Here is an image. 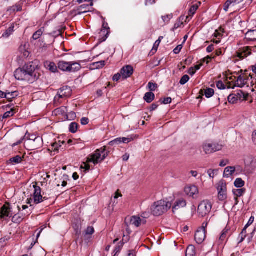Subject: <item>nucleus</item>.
I'll return each mask as SVG.
<instances>
[{"mask_svg":"<svg viewBox=\"0 0 256 256\" xmlns=\"http://www.w3.org/2000/svg\"><path fill=\"white\" fill-rule=\"evenodd\" d=\"M36 66L30 62L24 65L22 68H17L14 72L15 78L21 81L32 83L40 77V74L36 72Z\"/></svg>","mask_w":256,"mask_h":256,"instance_id":"nucleus-1","label":"nucleus"},{"mask_svg":"<svg viewBox=\"0 0 256 256\" xmlns=\"http://www.w3.org/2000/svg\"><path fill=\"white\" fill-rule=\"evenodd\" d=\"M172 206L170 202L164 200H158L151 206V212L154 216H160L170 209Z\"/></svg>","mask_w":256,"mask_h":256,"instance_id":"nucleus-2","label":"nucleus"},{"mask_svg":"<svg viewBox=\"0 0 256 256\" xmlns=\"http://www.w3.org/2000/svg\"><path fill=\"white\" fill-rule=\"evenodd\" d=\"M108 153V152H106V146L101 148L88 158L86 162H92L94 164H98L106 158Z\"/></svg>","mask_w":256,"mask_h":256,"instance_id":"nucleus-3","label":"nucleus"},{"mask_svg":"<svg viewBox=\"0 0 256 256\" xmlns=\"http://www.w3.org/2000/svg\"><path fill=\"white\" fill-rule=\"evenodd\" d=\"M33 188L34 189L33 198H30L28 200V204H30L31 202L33 201L34 204H38L42 202L46 198H43L41 194V188L39 186H38L36 182L33 184Z\"/></svg>","mask_w":256,"mask_h":256,"instance_id":"nucleus-4","label":"nucleus"},{"mask_svg":"<svg viewBox=\"0 0 256 256\" xmlns=\"http://www.w3.org/2000/svg\"><path fill=\"white\" fill-rule=\"evenodd\" d=\"M212 208L211 202L208 200H204L199 204L198 212L200 216L204 217L210 212Z\"/></svg>","mask_w":256,"mask_h":256,"instance_id":"nucleus-5","label":"nucleus"},{"mask_svg":"<svg viewBox=\"0 0 256 256\" xmlns=\"http://www.w3.org/2000/svg\"><path fill=\"white\" fill-rule=\"evenodd\" d=\"M216 188L218 192V199L220 201L225 200L227 198V187L224 180L220 181Z\"/></svg>","mask_w":256,"mask_h":256,"instance_id":"nucleus-6","label":"nucleus"},{"mask_svg":"<svg viewBox=\"0 0 256 256\" xmlns=\"http://www.w3.org/2000/svg\"><path fill=\"white\" fill-rule=\"evenodd\" d=\"M252 77L250 75L248 76L246 75H240L238 78L237 80L235 82L234 86H231L230 83H229V85L228 86V88H234V87H238L242 88L244 86L246 85L249 81H251Z\"/></svg>","mask_w":256,"mask_h":256,"instance_id":"nucleus-7","label":"nucleus"},{"mask_svg":"<svg viewBox=\"0 0 256 256\" xmlns=\"http://www.w3.org/2000/svg\"><path fill=\"white\" fill-rule=\"evenodd\" d=\"M223 146L218 143H204L202 148L206 154H210L222 150Z\"/></svg>","mask_w":256,"mask_h":256,"instance_id":"nucleus-8","label":"nucleus"},{"mask_svg":"<svg viewBox=\"0 0 256 256\" xmlns=\"http://www.w3.org/2000/svg\"><path fill=\"white\" fill-rule=\"evenodd\" d=\"M252 54L251 50L250 47L246 46L240 48L236 52L235 56V61L242 60L247 58Z\"/></svg>","mask_w":256,"mask_h":256,"instance_id":"nucleus-9","label":"nucleus"},{"mask_svg":"<svg viewBox=\"0 0 256 256\" xmlns=\"http://www.w3.org/2000/svg\"><path fill=\"white\" fill-rule=\"evenodd\" d=\"M186 194L194 199H197L198 198L199 191L198 188L194 185L188 186L184 190Z\"/></svg>","mask_w":256,"mask_h":256,"instance_id":"nucleus-10","label":"nucleus"},{"mask_svg":"<svg viewBox=\"0 0 256 256\" xmlns=\"http://www.w3.org/2000/svg\"><path fill=\"white\" fill-rule=\"evenodd\" d=\"M126 224L128 225H133L136 227H138L142 224H146V220L141 219L139 216H132L130 218H126L125 220Z\"/></svg>","mask_w":256,"mask_h":256,"instance_id":"nucleus-11","label":"nucleus"},{"mask_svg":"<svg viewBox=\"0 0 256 256\" xmlns=\"http://www.w3.org/2000/svg\"><path fill=\"white\" fill-rule=\"evenodd\" d=\"M12 214L10 205L8 203H6L0 208V218L6 219L7 218L12 216Z\"/></svg>","mask_w":256,"mask_h":256,"instance_id":"nucleus-12","label":"nucleus"},{"mask_svg":"<svg viewBox=\"0 0 256 256\" xmlns=\"http://www.w3.org/2000/svg\"><path fill=\"white\" fill-rule=\"evenodd\" d=\"M29 144L32 150L38 149L42 146V139L40 136L36 137L34 139H30Z\"/></svg>","mask_w":256,"mask_h":256,"instance_id":"nucleus-13","label":"nucleus"},{"mask_svg":"<svg viewBox=\"0 0 256 256\" xmlns=\"http://www.w3.org/2000/svg\"><path fill=\"white\" fill-rule=\"evenodd\" d=\"M72 92V90L70 86H64L60 89L58 96L59 98H68L71 96Z\"/></svg>","mask_w":256,"mask_h":256,"instance_id":"nucleus-14","label":"nucleus"},{"mask_svg":"<svg viewBox=\"0 0 256 256\" xmlns=\"http://www.w3.org/2000/svg\"><path fill=\"white\" fill-rule=\"evenodd\" d=\"M134 73V68L130 65L124 66L120 70V74L124 79L130 78Z\"/></svg>","mask_w":256,"mask_h":256,"instance_id":"nucleus-15","label":"nucleus"},{"mask_svg":"<svg viewBox=\"0 0 256 256\" xmlns=\"http://www.w3.org/2000/svg\"><path fill=\"white\" fill-rule=\"evenodd\" d=\"M186 206V201L183 198L177 199L174 203L172 208V212L174 213L176 210L181 208H184Z\"/></svg>","mask_w":256,"mask_h":256,"instance_id":"nucleus-16","label":"nucleus"},{"mask_svg":"<svg viewBox=\"0 0 256 256\" xmlns=\"http://www.w3.org/2000/svg\"><path fill=\"white\" fill-rule=\"evenodd\" d=\"M30 214L31 211L30 210L24 214L21 213L16 214L12 216V220L14 223L20 224L26 216H28Z\"/></svg>","mask_w":256,"mask_h":256,"instance_id":"nucleus-17","label":"nucleus"},{"mask_svg":"<svg viewBox=\"0 0 256 256\" xmlns=\"http://www.w3.org/2000/svg\"><path fill=\"white\" fill-rule=\"evenodd\" d=\"M206 237V232L204 230H198L195 234L194 238L197 244H201L204 240Z\"/></svg>","mask_w":256,"mask_h":256,"instance_id":"nucleus-18","label":"nucleus"},{"mask_svg":"<svg viewBox=\"0 0 256 256\" xmlns=\"http://www.w3.org/2000/svg\"><path fill=\"white\" fill-rule=\"evenodd\" d=\"M68 66V70L67 71L68 72H75L80 70L82 68L80 64L76 62H69Z\"/></svg>","mask_w":256,"mask_h":256,"instance_id":"nucleus-19","label":"nucleus"},{"mask_svg":"<svg viewBox=\"0 0 256 256\" xmlns=\"http://www.w3.org/2000/svg\"><path fill=\"white\" fill-rule=\"evenodd\" d=\"M110 34V28L106 22H104L102 24V28L100 32V36L104 35V36L102 38L101 42H104L108 38Z\"/></svg>","mask_w":256,"mask_h":256,"instance_id":"nucleus-20","label":"nucleus"},{"mask_svg":"<svg viewBox=\"0 0 256 256\" xmlns=\"http://www.w3.org/2000/svg\"><path fill=\"white\" fill-rule=\"evenodd\" d=\"M244 1V0H228L224 4V10L227 12L230 6H234Z\"/></svg>","mask_w":256,"mask_h":256,"instance_id":"nucleus-21","label":"nucleus"},{"mask_svg":"<svg viewBox=\"0 0 256 256\" xmlns=\"http://www.w3.org/2000/svg\"><path fill=\"white\" fill-rule=\"evenodd\" d=\"M22 6L23 3L22 2H19L15 5L9 8L8 11L10 12V14L20 12L22 10Z\"/></svg>","mask_w":256,"mask_h":256,"instance_id":"nucleus-22","label":"nucleus"},{"mask_svg":"<svg viewBox=\"0 0 256 256\" xmlns=\"http://www.w3.org/2000/svg\"><path fill=\"white\" fill-rule=\"evenodd\" d=\"M245 38L248 41L256 40V30H248L245 34Z\"/></svg>","mask_w":256,"mask_h":256,"instance_id":"nucleus-23","label":"nucleus"},{"mask_svg":"<svg viewBox=\"0 0 256 256\" xmlns=\"http://www.w3.org/2000/svg\"><path fill=\"white\" fill-rule=\"evenodd\" d=\"M236 96L238 97V100L243 101L246 100H248L249 96V94L240 90L236 94Z\"/></svg>","mask_w":256,"mask_h":256,"instance_id":"nucleus-24","label":"nucleus"},{"mask_svg":"<svg viewBox=\"0 0 256 256\" xmlns=\"http://www.w3.org/2000/svg\"><path fill=\"white\" fill-rule=\"evenodd\" d=\"M69 62H67L64 60L59 61L58 63V68L62 71L64 72H67L68 70Z\"/></svg>","mask_w":256,"mask_h":256,"instance_id":"nucleus-25","label":"nucleus"},{"mask_svg":"<svg viewBox=\"0 0 256 256\" xmlns=\"http://www.w3.org/2000/svg\"><path fill=\"white\" fill-rule=\"evenodd\" d=\"M236 170V168L234 166H228L226 167L224 171V176L229 178L232 176Z\"/></svg>","mask_w":256,"mask_h":256,"instance_id":"nucleus-26","label":"nucleus"},{"mask_svg":"<svg viewBox=\"0 0 256 256\" xmlns=\"http://www.w3.org/2000/svg\"><path fill=\"white\" fill-rule=\"evenodd\" d=\"M45 66L47 67L51 72H56L58 71V66L53 62H46Z\"/></svg>","mask_w":256,"mask_h":256,"instance_id":"nucleus-27","label":"nucleus"},{"mask_svg":"<svg viewBox=\"0 0 256 256\" xmlns=\"http://www.w3.org/2000/svg\"><path fill=\"white\" fill-rule=\"evenodd\" d=\"M196 254L195 247L192 245L189 246L186 252V256H195Z\"/></svg>","mask_w":256,"mask_h":256,"instance_id":"nucleus-28","label":"nucleus"},{"mask_svg":"<svg viewBox=\"0 0 256 256\" xmlns=\"http://www.w3.org/2000/svg\"><path fill=\"white\" fill-rule=\"evenodd\" d=\"M155 98L154 94L152 92H146L144 98V99L148 103L152 102Z\"/></svg>","mask_w":256,"mask_h":256,"instance_id":"nucleus-29","label":"nucleus"},{"mask_svg":"<svg viewBox=\"0 0 256 256\" xmlns=\"http://www.w3.org/2000/svg\"><path fill=\"white\" fill-rule=\"evenodd\" d=\"M16 113V110L12 108L10 110L6 112L2 116V119L0 118V120L3 121V120L13 116Z\"/></svg>","mask_w":256,"mask_h":256,"instance_id":"nucleus-30","label":"nucleus"},{"mask_svg":"<svg viewBox=\"0 0 256 256\" xmlns=\"http://www.w3.org/2000/svg\"><path fill=\"white\" fill-rule=\"evenodd\" d=\"M64 143V141L61 142L60 140H58V142H56L51 144L52 150L58 151L59 148L62 146V144Z\"/></svg>","mask_w":256,"mask_h":256,"instance_id":"nucleus-31","label":"nucleus"},{"mask_svg":"<svg viewBox=\"0 0 256 256\" xmlns=\"http://www.w3.org/2000/svg\"><path fill=\"white\" fill-rule=\"evenodd\" d=\"M198 8V4H194L192 6L188 11V16H186V19H188L189 17L192 18L195 14Z\"/></svg>","mask_w":256,"mask_h":256,"instance_id":"nucleus-32","label":"nucleus"},{"mask_svg":"<svg viewBox=\"0 0 256 256\" xmlns=\"http://www.w3.org/2000/svg\"><path fill=\"white\" fill-rule=\"evenodd\" d=\"M184 20V18L182 16H180L179 19L176 21L175 23L173 28L172 29V31H174L178 29V28L181 27L183 24V20Z\"/></svg>","mask_w":256,"mask_h":256,"instance_id":"nucleus-33","label":"nucleus"},{"mask_svg":"<svg viewBox=\"0 0 256 256\" xmlns=\"http://www.w3.org/2000/svg\"><path fill=\"white\" fill-rule=\"evenodd\" d=\"M18 96V92L16 91L10 92H6V98L8 100L10 101L13 98H16Z\"/></svg>","mask_w":256,"mask_h":256,"instance_id":"nucleus-34","label":"nucleus"},{"mask_svg":"<svg viewBox=\"0 0 256 256\" xmlns=\"http://www.w3.org/2000/svg\"><path fill=\"white\" fill-rule=\"evenodd\" d=\"M245 188L235 189L232 190L234 194L237 197L242 196L245 193Z\"/></svg>","mask_w":256,"mask_h":256,"instance_id":"nucleus-35","label":"nucleus"},{"mask_svg":"<svg viewBox=\"0 0 256 256\" xmlns=\"http://www.w3.org/2000/svg\"><path fill=\"white\" fill-rule=\"evenodd\" d=\"M244 182L241 178H236L234 182V185L236 188H241L244 185Z\"/></svg>","mask_w":256,"mask_h":256,"instance_id":"nucleus-36","label":"nucleus"},{"mask_svg":"<svg viewBox=\"0 0 256 256\" xmlns=\"http://www.w3.org/2000/svg\"><path fill=\"white\" fill-rule=\"evenodd\" d=\"M214 91L213 89L210 88H207L204 90V94L206 98H210L214 96Z\"/></svg>","mask_w":256,"mask_h":256,"instance_id":"nucleus-37","label":"nucleus"},{"mask_svg":"<svg viewBox=\"0 0 256 256\" xmlns=\"http://www.w3.org/2000/svg\"><path fill=\"white\" fill-rule=\"evenodd\" d=\"M23 158L24 157H22L20 156H16L12 158L10 160V161L14 164H18L22 162Z\"/></svg>","mask_w":256,"mask_h":256,"instance_id":"nucleus-38","label":"nucleus"},{"mask_svg":"<svg viewBox=\"0 0 256 256\" xmlns=\"http://www.w3.org/2000/svg\"><path fill=\"white\" fill-rule=\"evenodd\" d=\"M78 128V124L76 122H72L69 126V130L72 133H76L77 132Z\"/></svg>","mask_w":256,"mask_h":256,"instance_id":"nucleus-39","label":"nucleus"},{"mask_svg":"<svg viewBox=\"0 0 256 256\" xmlns=\"http://www.w3.org/2000/svg\"><path fill=\"white\" fill-rule=\"evenodd\" d=\"M228 98V102L232 104L236 103L238 101V97L236 96V94L229 95Z\"/></svg>","mask_w":256,"mask_h":256,"instance_id":"nucleus-40","label":"nucleus"},{"mask_svg":"<svg viewBox=\"0 0 256 256\" xmlns=\"http://www.w3.org/2000/svg\"><path fill=\"white\" fill-rule=\"evenodd\" d=\"M14 26H10L2 34L4 37L8 38L14 31Z\"/></svg>","mask_w":256,"mask_h":256,"instance_id":"nucleus-41","label":"nucleus"},{"mask_svg":"<svg viewBox=\"0 0 256 256\" xmlns=\"http://www.w3.org/2000/svg\"><path fill=\"white\" fill-rule=\"evenodd\" d=\"M94 232V228L92 226H88L84 231V236L92 235Z\"/></svg>","mask_w":256,"mask_h":256,"instance_id":"nucleus-42","label":"nucleus"},{"mask_svg":"<svg viewBox=\"0 0 256 256\" xmlns=\"http://www.w3.org/2000/svg\"><path fill=\"white\" fill-rule=\"evenodd\" d=\"M229 229L228 228H226L224 229L222 232L220 240L222 241H223L226 238Z\"/></svg>","mask_w":256,"mask_h":256,"instance_id":"nucleus-43","label":"nucleus"},{"mask_svg":"<svg viewBox=\"0 0 256 256\" xmlns=\"http://www.w3.org/2000/svg\"><path fill=\"white\" fill-rule=\"evenodd\" d=\"M105 61L101 60L93 64V66L97 69L102 68L105 66Z\"/></svg>","mask_w":256,"mask_h":256,"instance_id":"nucleus-44","label":"nucleus"},{"mask_svg":"<svg viewBox=\"0 0 256 256\" xmlns=\"http://www.w3.org/2000/svg\"><path fill=\"white\" fill-rule=\"evenodd\" d=\"M172 100L171 98L168 97L164 98V100L160 99L159 101V102L160 103V104H170L172 102Z\"/></svg>","mask_w":256,"mask_h":256,"instance_id":"nucleus-45","label":"nucleus"},{"mask_svg":"<svg viewBox=\"0 0 256 256\" xmlns=\"http://www.w3.org/2000/svg\"><path fill=\"white\" fill-rule=\"evenodd\" d=\"M190 80V77L188 76L186 74V75H184L180 79V83L182 84V85H184V84H186Z\"/></svg>","mask_w":256,"mask_h":256,"instance_id":"nucleus-46","label":"nucleus"},{"mask_svg":"<svg viewBox=\"0 0 256 256\" xmlns=\"http://www.w3.org/2000/svg\"><path fill=\"white\" fill-rule=\"evenodd\" d=\"M42 32L41 30H38V31H36V32H35L34 34L32 36V38L34 40H36L40 37V36L42 35Z\"/></svg>","mask_w":256,"mask_h":256,"instance_id":"nucleus-47","label":"nucleus"},{"mask_svg":"<svg viewBox=\"0 0 256 256\" xmlns=\"http://www.w3.org/2000/svg\"><path fill=\"white\" fill-rule=\"evenodd\" d=\"M148 86L150 91H154L158 87V84L155 83L149 82Z\"/></svg>","mask_w":256,"mask_h":256,"instance_id":"nucleus-48","label":"nucleus"},{"mask_svg":"<svg viewBox=\"0 0 256 256\" xmlns=\"http://www.w3.org/2000/svg\"><path fill=\"white\" fill-rule=\"evenodd\" d=\"M122 142V138H116L115 140L110 142L109 144L110 146H112L115 144H121Z\"/></svg>","mask_w":256,"mask_h":256,"instance_id":"nucleus-49","label":"nucleus"},{"mask_svg":"<svg viewBox=\"0 0 256 256\" xmlns=\"http://www.w3.org/2000/svg\"><path fill=\"white\" fill-rule=\"evenodd\" d=\"M248 228H246V226L244 227L243 230H242V232H241L240 236H241V240L240 242H242L244 239L246 238V230Z\"/></svg>","mask_w":256,"mask_h":256,"instance_id":"nucleus-50","label":"nucleus"},{"mask_svg":"<svg viewBox=\"0 0 256 256\" xmlns=\"http://www.w3.org/2000/svg\"><path fill=\"white\" fill-rule=\"evenodd\" d=\"M216 86L220 90H224L226 88V86L221 80H219L217 82Z\"/></svg>","mask_w":256,"mask_h":256,"instance_id":"nucleus-51","label":"nucleus"},{"mask_svg":"<svg viewBox=\"0 0 256 256\" xmlns=\"http://www.w3.org/2000/svg\"><path fill=\"white\" fill-rule=\"evenodd\" d=\"M172 18V14H168L162 16V19L164 22L168 24L170 20Z\"/></svg>","mask_w":256,"mask_h":256,"instance_id":"nucleus-52","label":"nucleus"},{"mask_svg":"<svg viewBox=\"0 0 256 256\" xmlns=\"http://www.w3.org/2000/svg\"><path fill=\"white\" fill-rule=\"evenodd\" d=\"M20 52H23V56H22V58H28L29 56L30 52L28 51L24 50V47H20Z\"/></svg>","mask_w":256,"mask_h":256,"instance_id":"nucleus-53","label":"nucleus"},{"mask_svg":"<svg viewBox=\"0 0 256 256\" xmlns=\"http://www.w3.org/2000/svg\"><path fill=\"white\" fill-rule=\"evenodd\" d=\"M208 222H204L202 224V226L198 230H204V232H206V228L208 226Z\"/></svg>","mask_w":256,"mask_h":256,"instance_id":"nucleus-54","label":"nucleus"},{"mask_svg":"<svg viewBox=\"0 0 256 256\" xmlns=\"http://www.w3.org/2000/svg\"><path fill=\"white\" fill-rule=\"evenodd\" d=\"M81 168H84L85 170V171H88L90 169V166L86 162H83L81 166Z\"/></svg>","mask_w":256,"mask_h":256,"instance_id":"nucleus-55","label":"nucleus"},{"mask_svg":"<svg viewBox=\"0 0 256 256\" xmlns=\"http://www.w3.org/2000/svg\"><path fill=\"white\" fill-rule=\"evenodd\" d=\"M133 140V138L132 137L128 138H122V141L123 143L128 144Z\"/></svg>","mask_w":256,"mask_h":256,"instance_id":"nucleus-56","label":"nucleus"},{"mask_svg":"<svg viewBox=\"0 0 256 256\" xmlns=\"http://www.w3.org/2000/svg\"><path fill=\"white\" fill-rule=\"evenodd\" d=\"M124 240L123 239L122 240V241H121L120 242V246H116V248L115 249V251L116 252H119L120 250H121V248H122L123 246V245L124 244Z\"/></svg>","mask_w":256,"mask_h":256,"instance_id":"nucleus-57","label":"nucleus"},{"mask_svg":"<svg viewBox=\"0 0 256 256\" xmlns=\"http://www.w3.org/2000/svg\"><path fill=\"white\" fill-rule=\"evenodd\" d=\"M182 45H178V46L174 50V52L175 54H178L180 53V50L182 49Z\"/></svg>","mask_w":256,"mask_h":256,"instance_id":"nucleus-58","label":"nucleus"},{"mask_svg":"<svg viewBox=\"0 0 256 256\" xmlns=\"http://www.w3.org/2000/svg\"><path fill=\"white\" fill-rule=\"evenodd\" d=\"M80 122L82 125H86L89 122V119L87 118L84 117L80 120Z\"/></svg>","mask_w":256,"mask_h":256,"instance_id":"nucleus-59","label":"nucleus"},{"mask_svg":"<svg viewBox=\"0 0 256 256\" xmlns=\"http://www.w3.org/2000/svg\"><path fill=\"white\" fill-rule=\"evenodd\" d=\"M229 162V160H222L220 161L219 166L221 167H224L228 164Z\"/></svg>","mask_w":256,"mask_h":256,"instance_id":"nucleus-60","label":"nucleus"},{"mask_svg":"<svg viewBox=\"0 0 256 256\" xmlns=\"http://www.w3.org/2000/svg\"><path fill=\"white\" fill-rule=\"evenodd\" d=\"M121 76H122L121 74L118 73L114 76L112 78L113 80L118 82Z\"/></svg>","mask_w":256,"mask_h":256,"instance_id":"nucleus-61","label":"nucleus"},{"mask_svg":"<svg viewBox=\"0 0 256 256\" xmlns=\"http://www.w3.org/2000/svg\"><path fill=\"white\" fill-rule=\"evenodd\" d=\"M156 2V0H145V5L148 6L154 4Z\"/></svg>","mask_w":256,"mask_h":256,"instance_id":"nucleus-62","label":"nucleus"},{"mask_svg":"<svg viewBox=\"0 0 256 256\" xmlns=\"http://www.w3.org/2000/svg\"><path fill=\"white\" fill-rule=\"evenodd\" d=\"M66 110V107H62L56 110V111L57 113L60 114V112L61 114H62L65 112V110Z\"/></svg>","mask_w":256,"mask_h":256,"instance_id":"nucleus-63","label":"nucleus"},{"mask_svg":"<svg viewBox=\"0 0 256 256\" xmlns=\"http://www.w3.org/2000/svg\"><path fill=\"white\" fill-rule=\"evenodd\" d=\"M214 172H215V170H208V174L210 178H214Z\"/></svg>","mask_w":256,"mask_h":256,"instance_id":"nucleus-64","label":"nucleus"}]
</instances>
